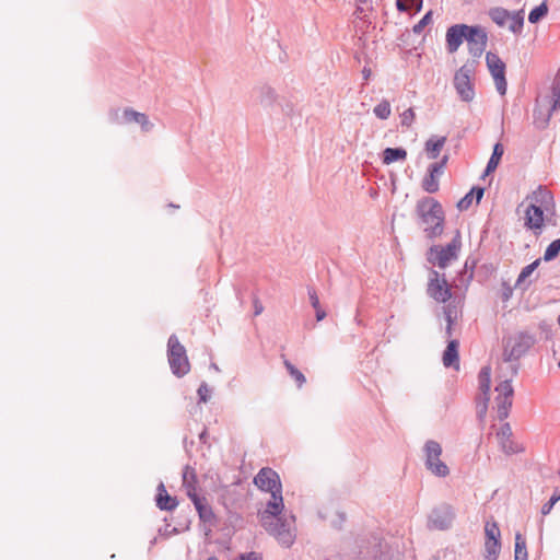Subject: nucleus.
I'll return each instance as SVG.
<instances>
[{
	"label": "nucleus",
	"instance_id": "obj_1",
	"mask_svg": "<svg viewBox=\"0 0 560 560\" xmlns=\"http://www.w3.org/2000/svg\"><path fill=\"white\" fill-rule=\"evenodd\" d=\"M415 215L419 225H427L423 232L429 240L441 236L445 228V211L439 200L424 196L417 200Z\"/></svg>",
	"mask_w": 560,
	"mask_h": 560
},
{
	"label": "nucleus",
	"instance_id": "obj_2",
	"mask_svg": "<svg viewBox=\"0 0 560 560\" xmlns=\"http://www.w3.org/2000/svg\"><path fill=\"white\" fill-rule=\"evenodd\" d=\"M462 248L460 231L456 230L452 241L444 245H432L427 252V260L433 266L445 269L450 264L456 260Z\"/></svg>",
	"mask_w": 560,
	"mask_h": 560
},
{
	"label": "nucleus",
	"instance_id": "obj_3",
	"mask_svg": "<svg viewBox=\"0 0 560 560\" xmlns=\"http://www.w3.org/2000/svg\"><path fill=\"white\" fill-rule=\"evenodd\" d=\"M478 60L468 59L454 74L453 84L460 101L469 103L475 97V74Z\"/></svg>",
	"mask_w": 560,
	"mask_h": 560
},
{
	"label": "nucleus",
	"instance_id": "obj_4",
	"mask_svg": "<svg viewBox=\"0 0 560 560\" xmlns=\"http://www.w3.org/2000/svg\"><path fill=\"white\" fill-rule=\"evenodd\" d=\"M167 361L172 373L180 378L190 371V362L186 348L180 343L178 337L172 334L167 339Z\"/></svg>",
	"mask_w": 560,
	"mask_h": 560
},
{
	"label": "nucleus",
	"instance_id": "obj_5",
	"mask_svg": "<svg viewBox=\"0 0 560 560\" xmlns=\"http://www.w3.org/2000/svg\"><path fill=\"white\" fill-rule=\"evenodd\" d=\"M503 360L505 362L518 361L534 346L535 338L527 331H520L514 336L503 337Z\"/></svg>",
	"mask_w": 560,
	"mask_h": 560
},
{
	"label": "nucleus",
	"instance_id": "obj_6",
	"mask_svg": "<svg viewBox=\"0 0 560 560\" xmlns=\"http://www.w3.org/2000/svg\"><path fill=\"white\" fill-rule=\"evenodd\" d=\"M487 68L494 81L497 92L504 96L508 91L506 65L498 54L488 51L486 54Z\"/></svg>",
	"mask_w": 560,
	"mask_h": 560
},
{
	"label": "nucleus",
	"instance_id": "obj_7",
	"mask_svg": "<svg viewBox=\"0 0 560 560\" xmlns=\"http://www.w3.org/2000/svg\"><path fill=\"white\" fill-rule=\"evenodd\" d=\"M465 42L467 43L468 52L472 57L471 59L479 61L488 44V32L479 24L468 25Z\"/></svg>",
	"mask_w": 560,
	"mask_h": 560
},
{
	"label": "nucleus",
	"instance_id": "obj_8",
	"mask_svg": "<svg viewBox=\"0 0 560 560\" xmlns=\"http://www.w3.org/2000/svg\"><path fill=\"white\" fill-rule=\"evenodd\" d=\"M427 293L430 298L439 303H446L453 295L452 289L445 278V275H440V272L435 269L430 270Z\"/></svg>",
	"mask_w": 560,
	"mask_h": 560
},
{
	"label": "nucleus",
	"instance_id": "obj_9",
	"mask_svg": "<svg viewBox=\"0 0 560 560\" xmlns=\"http://www.w3.org/2000/svg\"><path fill=\"white\" fill-rule=\"evenodd\" d=\"M273 518L276 522H264L262 526L270 535L276 537L282 547L290 548L295 540V535L291 532L287 518L283 515Z\"/></svg>",
	"mask_w": 560,
	"mask_h": 560
},
{
	"label": "nucleus",
	"instance_id": "obj_10",
	"mask_svg": "<svg viewBox=\"0 0 560 560\" xmlns=\"http://www.w3.org/2000/svg\"><path fill=\"white\" fill-rule=\"evenodd\" d=\"M501 551V533L497 522L485 525V559L497 560Z\"/></svg>",
	"mask_w": 560,
	"mask_h": 560
},
{
	"label": "nucleus",
	"instance_id": "obj_11",
	"mask_svg": "<svg viewBox=\"0 0 560 560\" xmlns=\"http://www.w3.org/2000/svg\"><path fill=\"white\" fill-rule=\"evenodd\" d=\"M254 485L262 492H282V482L279 474L271 467H262L253 480Z\"/></svg>",
	"mask_w": 560,
	"mask_h": 560
},
{
	"label": "nucleus",
	"instance_id": "obj_12",
	"mask_svg": "<svg viewBox=\"0 0 560 560\" xmlns=\"http://www.w3.org/2000/svg\"><path fill=\"white\" fill-rule=\"evenodd\" d=\"M455 513L452 505L443 503L435 506L428 518L429 528L445 530L452 526Z\"/></svg>",
	"mask_w": 560,
	"mask_h": 560
},
{
	"label": "nucleus",
	"instance_id": "obj_13",
	"mask_svg": "<svg viewBox=\"0 0 560 560\" xmlns=\"http://www.w3.org/2000/svg\"><path fill=\"white\" fill-rule=\"evenodd\" d=\"M545 211L544 207L536 203H530L525 211L524 226L533 231L536 236L542 233L546 225Z\"/></svg>",
	"mask_w": 560,
	"mask_h": 560
},
{
	"label": "nucleus",
	"instance_id": "obj_14",
	"mask_svg": "<svg viewBox=\"0 0 560 560\" xmlns=\"http://www.w3.org/2000/svg\"><path fill=\"white\" fill-rule=\"evenodd\" d=\"M468 24L457 23L447 27L445 34V47L448 54L456 52L466 40Z\"/></svg>",
	"mask_w": 560,
	"mask_h": 560
},
{
	"label": "nucleus",
	"instance_id": "obj_15",
	"mask_svg": "<svg viewBox=\"0 0 560 560\" xmlns=\"http://www.w3.org/2000/svg\"><path fill=\"white\" fill-rule=\"evenodd\" d=\"M555 110L552 106L542 104L537 98L533 108V125L535 129L539 131L547 129Z\"/></svg>",
	"mask_w": 560,
	"mask_h": 560
},
{
	"label": "nucleus",
	"instance_id": "obj_16",
	"mask_svg": "<svg viewBox=\"0 0 560 560\" xmlns=\"http://www.w3.org/2000/svg\"><path fill=\"white\" fill-rule=\"evenodd\" d=\"M155 505L159 510L165 512H173L179 504L176 495H171L163 481L156 487V493L154 497Z\"/></svg>",
	"mask_w": 560,
	"mask_h": 560
},
{
	"label": "nucleus",
	"instance_id": "obj_17",
	"mask_svg": "<svg viewBox=\"0 0 560 560\" xmlns=\"http://www.w3.org/2000/svg\"><path fill=\"white\" fill-rule=\"evenodd\" d=\"M283 510L284 502L282 492H272L270 494V499L266 503L265 510L260 514L261 523L267 522V518L278 517L279 515H282Z\"/></svg>",
	"mask_w": 560,
	"mask_h": 560
},
{
	"label": "nucleus",
	"instance_id": "obj_18",
	"mask_svg": "<svg viewBox=\"0 0 560 560\" xmlns=\"http://www.w3.org/2000/svg\"><path fill=\"white\" fill-rule=\"evenodd\" d=\"M442 362L446 369L459 370L460 358H459V341L457 339H451L447 341L446 348L442 354Z\"/></svg>",
	"mask_w": 560,
	"mask_h": 560
},
{
	"label": "nucleus",
	"instance_id": "obj_19",
	"mask_svg": "<svg viewBox=\"0 0 560 560\" xmlns=\"http://www.w3.org/2000/svg\"><path fill=\"white\" fill-rule=\"evenodd\" d=\"M541 262V258H537L530 264L526 265L522 268L521 272L517 276L514 288L521 289L523 292L527 291L530 284L538 279V273L536 275L534 280H530L529 277L535 272V270L539 267Z\"/></svg>",
	"mask_w": 560,
	"mask_h": 560
},
{
	"label": "nucleus",
	"instance_id": "obj_20",
	"mask_svg": "<svg viewBox=\"0 0 560 560\" xmlns=\"http://www.w3.org/2000/svg\"><path fill=\"white\" fill-rule=\"evenodd\" d=\"M439 168V166H433L432 164L428 166L427 173L424 174L421 182V187L424 191L429 194H434L439 191V178L443 174Z\"/></svg>",
	"mask_w": 560,
	"mask_h": 560
},
{
	"label": "nucleus",
	"instance_id": "obj_21",
	"mask_svg": "<svg viewBox=\"0 0 560 560\" xmlns=\"http://www.w3.org/2000/svg\"><path fill=\"white\" fill-rule=\"evenodd\" d=\"M486 188L480 185L472 186L468 192H466L456 203V208L459 211H466L470 208L472 200H476V203L479 205L481 199L483 198Z\"/></svg>",
	"mask_w": 560,
	"mask_h": 560
},
{
	"label": "nucleus",
	"instance_id": "obj_22",
	"mask_svg": "<svg viewBox=\"0 0 560 560\" xmlns=\"http://www.w3.org/2000/svg\"><path fill=\"white\" fill-rule=\"evenodd\" d=\"M143 114L144 113L137 112L131 107H126L122 110L121 118H119V109H112L109 112L110 119L118 124H129V122L138 124V121L140 119H144Z\"/></svg>",
	"mask_w": 560,
	"mask_h": 560
},
{
	"label": "nucleus",
	"instance_id": "obj_23",
	"mask_svg": "<svg viewBox=\"0 0 560 560\" xmlns=\"http://www.w3.org/2000/svg\"><path fill=\"white\" fill-rule=\"evenodd\" d=\"M504 154V147L501 142H495L493 148H492V153L487 162V165L483 170V173L481 175V178H485L486 176L492 174L495 172V170L498 168L501 160H502V156Z\"/></svg>",
	"mask_w": 560,
	"mask_h": 560
},
{
	"label": "nucleus",
	"instance_id": "obj_24",
	"mask_svg": "<svg viewBox=\"0 0 560 560\" xmlns=\"http://www.w3.org/2000/svg\"><path fill=\"white\" fill-rule=\"evenodd\" d=\"M382 162L385 165H390L396 162H404L407 159V150L402 147L385 148L382 151Z\"/></svg>",
	"mask_w": 560,
	"mask_h": 560
},
{
	"label": "nucleus",
	"instance_id": "obj_25",
	"mask_svg": "<svg viewBox=\"0 0 560 560\" xmlns=\"http://www.w3.org/2000/svg\"><path fill=\"white\" fill-rule=\"evenodd\" d=\"M446 142V137L444 136H432L424 143V150L429 159L439 158L444 144Z\"/></svg>",
	"mask_w": 560,
	"mask_h": 560
},
{
	"label": "nucleus",
	"instance_id": "obj_26",
	"mask_svg": "<svg viewBox=\"0 0 560 560\" xmlns=\"http://www.w3.org/2000/svg\"><path fill=\"white\" fill-rule=\"evenodd\" d=\"M532 198L537 206L544 207L546 211H549V207L553 206L552 192L542 185H539L537 189L533 191Z\"/></svg>",
	"mask_w": 560,
	"mask_h": 560
},
{
	"label": "nucleus",
	"instance_id": "obj_27",
	"mask_svg": "<svg viewBox=\"0 0 560 560\" xmlns=\"http://www.w3.org/2000/svg\"><path fill=\"white\" fill-rule=\"evenodd\" d=\"M195 509L201 523L208 524L210 526H215L217 516L212 510V506L209 504L208 500L206 501V503L198 504L197 508Z\"/></svg>",
	"mask_w": 560,
	"mask_h": 560
},
{
	"label": "nucleus",
	"instance_id": "obj_28",
	"mask_svg": "<svg viewBox=\"0 0 560 560\" xmlns=\"http://www.w3.org/2000/svg\"><path fill=\"white\" fill-rule=\"evenodd\" d=\"M307 295H308L310 303L315 311L316 320L317 322L323 320L327 316V313L320 305L319 298H318V294H317L315 288L307 287Z\"/></svg>",
	"mask_w": 560,
	"mask_h": 560
},
{
	"label": "nucleus",
	"instance_id": "obj_29",
	"mask_svg": "<svg viewBox=\"0 0 560 560\" xmlns=\"http://www.w3.org/2000/svg\"><path fill=\"white\" fill-rule=\"evenodd\" d=\"M425 454L424 464L431 465V460H438L442 454V446L434 440H428L423 447Z\"/></svg>",
	"mask_w": 560,
	"mask_h": 560
},
{
	"label": "nucleus",
	"instance_id": "obj_30",
	"mask_svg": "<svg viewBox=\"0 0 560 560\" xmlns=\"http://www.w3.org/2000/svg\"><path fill=\"white\" fill-rule=\"evenodd\" d=\"M514 560H528L526 539L520 532H516L514 538Z\"/></svg>",
	"mask_w": 560,
	"mask_h": 560
},
{
	"label": "nucleus",
	"instance_id": "obj_31",
	"mask_svg": "<svg viewBox=\"0 0 560 560\" xmlns=\"http://www.w3.org/2000/svg\"><path fill=\"white\" fill-rule=\"evenodd\" d=\"M276 90L269 85H262L259 89V102L264 107H271L277 102Z\"/></svg>",
	"mask_w": 560,
	"mask_h": 560
},
{
	"label": "nucleus",
	"instance_id": "obj_32",
	"mask_svg": "<svg viewBox=\"0 0 560 560\" xmlns=\"http://www.w3.org/2000/svg\"><path fill=\"white\" fill-rule=\"evenodd\" d=\"M549 12L547 0H544L540 4L534 7L528 13V22L530 24H537L544 20Z\"/></svg>",
	"mask_w": 560,
	"mask_h": 560
},
{
	"label": "nucleus",
	"instance_id": "obj_33",
	"mask_svg": "<svg viewBox=\"0 0 560 560\" xmlns=\"http://www.w3.org/2000/svg\"><path fill=\"white\" fill-rule=\"evenodd\" d=\"M479 390L487 395L491 389V368L490 365L482 366L478 373Z\"/></svg>",
	"mask_w": 560,
	"mask_h": 560
},
{
	"label": "nucleus",
	"instance_id": "obj_34",
	"mask_svg": "<svg viewBox=\"0 0 560 560\" xmlns=\"http://www.w3.org/2000/svg\"><path fill=\"white\" fill-rule=\"evenodd\" d=\"M511 23L509 25L510 32H512L515 35H520L523 32L524 27V10H517L510 12Z\"/></svg>",
	"mask_w": 560,
	"mask_h": 560
},
{
	"label": "nucleus",
	"instance_id": "obj_35",
	"mask_svg": "<svg viewBox=\"0 0 560 560\" xmlns=\"http://www.w3.org/2000/svg\"><path fill=\"white\" fill-rule=\"evenodd\" d=\"M488 15L492 22L502 27L505 25L506 20L510 18V11L502 7H494L488 11Z\"/></svg>",
	"mask_w": 560,
	"mask_h": 560
},
{
	"label": "nucleus",
	"instance_id": "obj_36",
	"mask_svg": "<svg viewBox=\"0 0 560 560\" xmlns=\"http://www.w3.org/2000/svg\"><path fill=\"white\" fill-rule=\"evenodd\" d=\"M550 91H551L550 106H552L557 110L558 108H560V68L557 70V72L553 77V80H552V83L550 86Z\"/></svg>",
	"mask_w": 560,
	"mask_h": 560
},
{
	"label": "nucleus",
	"instance_id": "obj_37",
	"mask_svg": "<svg viewBox=\"0 0 560 560\" xmlns=\"http://www.w3.org/2000/svg\"><path fill=\"white\" fill-rule=\"evenodd\" d=\"M283 364L289 375L295 381L296 386L301 388L306 383L305 375L291 361L284 359Z\"/></svg>",
	"mask_w": 560,
	"mask_h": 560
},
{
	"label": "nucleus",
	"instance_id": "obj_38",
	"mask_svg": "<svg viewBox=\"0 0 560 560\" xmlns=\"http://www.w3.org/2000/svg\"><path fill=\"white\" fill-rule=\"evenodd\" d=\"M183 487L186 489V494L194 503V506L197 508L198 504L206 503L207 498L203 495H199L197 493V487L187 483V477L183 476Z\"/></svg>",
	"mask_w": 560,
	"mask_h": 560
},
{
	"label": "nucleus",
	"instance_id": "obj_39",
	"mask_svg": "<svg viewBox=\"0 0 560 560\" xmlns=\"http://www.w3.org/2000/svg\"><path fill=\"white\" fill-rule=\"evenodd\" d=\"M424 465H425V468L428 470H430L436 477L444 478L450 475L448 466L440 458H438V460H431V465H429V464H424Z\"/></svg>",
	"mask_w": 560,
	"mask_h": 560
},
{
	"label": "nucleus",
	"instance_id": "obj_40",
	"mask_svg": "<svg viewBox=\"0 0 560 560\" xmlns=\"http://www.w3.org/2000/svg\"><path fill=\"white\" fill-rule=\"evenodd\" d=\"M476 409H477V418L482 421L486 418L488 411V405L490 401V393L487 395L480 394L476 397Z\"/></svg>",
	"mask_w": 560,
	"mask_h": 560
},
{
	"label": "nucleus",
	"instance_id": "obj_41",
	"mask_svg": "<svg viewBox=\"0 0 560 560\" xmlns=\"http://www.w3.org/2000/svg\"><path fill=\"white\" fill-rule=\"evenodd\" d=\"M497 406H498V419L500 421L505 420L509 415L510 410L512 408V399L502 398L501 395H498L495 397Z\"/></svg>",
	"mask_w": 560,
	"mask_h": 560
},
{
	"label": "nucleus",
	"instance_id": "obj_42",
	"mask_svg": "<svg viewBox=\"0 0 560 560\" xmlns=\"http://www.w3.org/2000/svg\"><path fill=\"white\" fill-rule=\"evenodd\" d=\"M560 254V237L553 240L545 249L541 259L546 262L555 260Z\"/></svg>",
	"mask_w": 560,
	"mask_h": 560
},
{
	"label": "nucleus",
	"instance_id": "obj_43",
	"mask_svg": "<svg viewBox=\"0 0 560 560\" xmlns=\"http://www.w3.org/2000/svg\"><path fill=\"white\" fill-rule=\"evenodd\" d=\"M477 262H478V260L476 258H471V257H467V259L465 260L464 267L462 269V271L467 273V276L465 278V289H467L469 287L470 282L474 279Z\"/></svg>",
	"mask_w": 560,
	"mask_h": 560
},
{
	"label": "nucleus",
	"instance_id": "obj_44",
	"mask_svg": "<svg viewBox=\"0 0 560 560\" xmlns=\"http://www.w3.org/2000/svg\"><path fill=\"white\" fill-rule=\"evenodd\" d=\"M374 115L385 120L390 116L392 109H390V103L387 100H382L374 108H373Z\"/></svg>",
	"mask_w": 560,
	"mask_h": 560
},
{
	"label": "nucleus",
	"instance_id": "obj_45",
	"mask_svg": "<svg viewBox=\"0 0 560 560\" xmlns=\"http://www.w3.org/2000/svg\"><path fill=\"white\" fill-rule=\"evenodd\" d=\"M495 390L502 398L512 399L514 395V388L512 386V380H504L495 386Z\"/></svg>",
	"mask_w": 560,
	"mask_h": 560
},
{
	"label": "nucleus",
	"instance_id": "obj_46",
	"mask_svg": "<svg viewBox=\"0 0 560 560\" xmlns=\"http://www.w3.org/2000/svg\"><path fill=\"white\" fill-rule=\"evenodd\" d=\"M500 444H501L502 451L506 455L518 454V453H522L524 451V447L522 445L513 442L511 439L503 440V441L500 442Z\"/></svg>",
	"mask_w": 560,
	"mask_h": 560
},
{
	"label": "nucleus",
	"instance_id": "obj_47",
	"mask_svg": "<svg viewBox=\"0 0 560 560\" xmlns=\"http://www.w3.org/2000/svg\"><path fill=\"white\" fill-rule=\"evenodd\" d=\"M433 12L429 10L424 13V15L412 26V32L415 34H421L423 30L432 23Z\"/></svg>",
	"mask_w": 560,
	"mask_h": 560
},
{
	"label": "nucleus",
	"instance_id": "obj_48",
	"mask_svg": "<svg viewBox=\"0 0 560 560\" xmlns=\"http://www.w3.org/2000/svg\"><path fill=\"white\" fill-rule=\"evenodd\" d=\"M558 501H560V489L557 488V489H555V491L551 494V497L549 498V500L542 504L541 511H540L541 514L544 516L548 515Z\"/></svg>",
	"mask_w": 560,
	"mask_h": 560
},
{
	"label": "nucleus",
	"instance_id": "obj_49",
	"mask_svg": "<svg viewBox=\"0 0 560 560\" xmlns=\"http://www.w3.org/2000/svg\"><path fill=\"white\" fill-rule=\"evenodd\" d=\"M170 525L166 524V526L164 528H159V534L163 537H171V536H174V535H178L179 533L182 532H185V530H189L190 528V521H187L186 525L183 527V528H178V527H173V528H168Z\"/></svg>",
	"mask_w": 560,
	"mask_h": 560
},
{
	"label": "nucleus",
	"instance_id": "obj_50",
	"mask_svg": "<svg viewBox=\"0 0 560 560\" xmlns=\"http://www.w3.org/2000/svg\"><path fill=\"white\" fill-rule=\"evenodd\" d=\"M212 389L208 386L206 382H201L197 389L198 395V404H206L209 401Z\"/></svg>",
	"mask_w": 560,
	"mask_h": 560
},
{
	"label": "nucleus",
	"instance_id": "obj_51",
	"mask_svg": "<svg viewBox=\"0 0 560 560\" xmlns=\"http://www.w3.org/2000/svg\"><path fill=\"white\" fill-rule=\"evenodd\" d=\"M443 313H444V317H445V320H446V328H445V332L447 336H451L452 335V330H453V325H454V322H455V318L453 317V311L451 308V305H446L443 307Z\"/></svg>",
	"mask_w": 560,
	"mask_h": 560
},
{
	"label": "nucleus",
	"instance_id": "obj_52",
	"mask_svg": "<svg viewBox=\"0 0 560 560\" xmlns=\"http://www.w3.org/2000/svg\"><path fill=\"white\" fill-rule=\"evenodd\" d=\"M183 476H186L187 477V483L188 486L189 485H192L195 487H197V483H198V477H197V474H196V470L195 468H192L191 466L189 465H186L183 469Z\"/></svg>",
	"mask_w": 560,
	"mask_h": 560
},
{
	"label": "nucleus",
	"instance_id": "obj_53",
	"mask_svg": "<svg viewBox=\"0 0 560 560\" xmlns=\"http://www.w3.org/2000/svg\"><path fill=\"white\" fill-rule=\"evenodd\" d=\"M400 124L402 127H410L416 118V114L413 108H407L401 115H400Z\"/></svg>",
	"mask_w": 560,
	"mask_h": 560
},
{
	"label": "nucleus",
	"instance_id": "obj_54",
	"mask_svg": "<svg viewBox=\"0 0 560 560\" xmlns=\"http://www.w3.org/2000/svg\"><path fill=\"white\" fill-rule=\"evenodd\" d=\"M497 268L492 262H485L478 268V276H482L483 279H488L495 272Z\"/></svg>",
	"mask_w": 560,
	"mask_h": 560
},
{
	"label": "nucleus",
	"instance_id": "obj_55",
	"mask_svg": "<svg viewBox=\"0 0 560 560\" xmlns=\"http://www.w3.org/2000/svg\"><path fill=\"white\" fill-rule=\"evenodd\" d=\"M501 300L503 302H508L512 295H513V290L515 289L514 287H511L509 282L506 281H503L502 284H501Z\"/></svg>",
	"mask_w": 560,
	"mask_h": 560
},
{
	"label": "nucleus",
	"instance_id": "obj_56",
	"mask_svg": "<svg viewBox=\"0 0 560 560\" xmlns=\"http://www.w3.org/2000/svg\"><path fill=\"white\" fill-rule=\"evenodd\" d=\"M498 438H500V442L503 440H509L512 436V429L509 422H505L501 425L499 432L497 433Z\"/></svg>",
	"mask_w": 560,
	"mask_h": 560
},
{
	"label": "nucleus",
	"instance_id": "obj_57",
	"mask_svg": "<svg viewBox=\"0 0 560 560\" xmlns=\"http://www.w3.org/2000/svg\"><path fill=\"white\" fill-rule=\"evenodd\" d=\"M235 560H262V556L256 551H248L240 553Z\"/></svg>",
	"mask_w": 560,
	"mask_h": 560
},
{
	"label": "nucleus",
	"instance_id": "obj_58",
	"mask_svg": "<svg viewBox=\"0 0 560 560\" xmlns=\"http://www.w3.org/2000/svg\"><path fill=\"white\" fill-rule=\"evenodd\" d=\"M144 119H140L138 124L141 126V129L145 132L150 131L153 128V124L149 120L148 116L143 114Z\"/></svg>",
	"mask_w": 560,
	"mask_h": 560
},
{
	"label": "nucleus",
	"instance_id": "obj_59",
	"mask_svg": "<svg viewBox=\"0 0 560 560\" xmlns=\"http://www.w3.org/2000/svg\"><path fill=\"white\" fill-rule=\"evenodd\" d=\"M409 38H410V32L408 30H406L404 33L400 34V36L398 37V40H399V44L398 46H402V47H407L409 46Z\"/></svg>",
	"mask_w": 560,
	"mask_h": 560
},
{
	"label": "nucleus",
	"instance_id": "obj_60",
	"mask_svg": "<svg viewBox=\"0 0 560 560\" xmlns=\"http://www.w3.org/2000/svg\"><path fill=\"white\" fill-rule=\"evenodd\" d=\"M337 520L332 522V526L336 528V529H341L342 527V524L345 523L346 521V513L345 512H338L337 513Z\"/></svg>",
	"mask_w": 560,
	"mask_h": 560
},
{
	"label": "nucleus",
	"instance_id": "obj_61",
	"mask_svg": "<svg viewBox=\"0 0 560 560\" xmlns=\"http://www.w3.org/2000/svg\"><path fill=\"white\" fill-rule=\"evenodd\" d=\"M253 306H254V315L255 316H258L262 313L264 306H262L261 302L259 301V299L256 296L253 300Z\"/></svg>",
	"mask_w": 560,
	"mask_h": 560
},
{
	"label": "nucleus",
	"instance_id": "obj_62",
	"mask_svg": "<svg viewBox=\"0 0 560 560\" xmlns=\"http://www.w3.org/2000/svg\"><path fill=\"white\" fill-rule=\"evenodd\" d=\"M447 162H448V155H447V154H444V155L441 158V160H440V161L434 162V163H431V164H432L433 166H439V167H440L439 170H440L442 173H444V168H445V166H446Z\"/></svg>",
	"mask_w": 560,
	"mask_h": 560
},
{
	"label": "nucleus",
	"instance_id": "obj_63",
	"mask_svg": "<svg viewBox=\"0 0 560 560\" xmlns=\"http://www.w3.org/2000/svg\"><path fill=\"white\" fill-rule=\"evenodd\" d=\"M466 276H467V273H465L464 271H462V270L458 271L456 280L458 281L460 287L465 288V278H466Z\"/></svg>",
	"mask_w": 560,
	"mask_h": 560
},
{
	"label": "nucleus",
	"instance_id": "obj_64",
	"mask_svg": "<svg viewBox=\"0 0 560 560\" xmlns=\"http://www.w3.org/2000/svg\"><path fill=\"white\" fill-rule=\"evenodd\" d=\"M199 441L202 444H206L208 442V430L207 428H203V430L199 433Z\"/></svg>",
	"mask_w": 560,
	"mask_h": 560
}]
</instances>
